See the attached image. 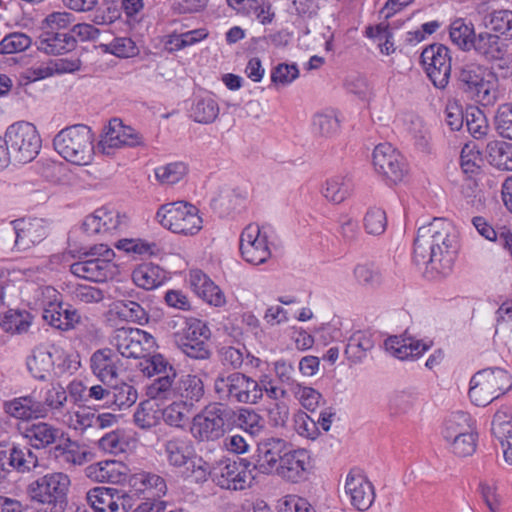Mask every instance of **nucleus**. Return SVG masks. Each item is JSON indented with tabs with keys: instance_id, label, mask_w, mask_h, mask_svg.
Masks as SVG:
<instances>
[{
	"instance_id": "nucleus-42",
	"label": "nucleus",
	"mask_w": 512,
	"mask_h": 512,
	"mask_svg": "<svg viewBox=\"0 0 512 512\" xmlns=\"http://www.w3.org/2000/svg\"><path fill=\"white\" fill-rule=\"evenodd\" d=\"M312 125L315 133L326 139L335 137L340 131V119L334 111L316 113Z\"/></svg>"
},
{
	"instance_id": "nucleus-29",
	"label": "nucleus",
	"mask_w": 512,
	"mask_h": 512,
	"mask_svg": "<svg viewBox=\"0 0 512 512\" xmlns=\"http://www.w3.org/2000/svg\"><path fill=\"white\" fill-rule=\"evenodd\" d=\"M189 283L193 291L207 303L221 307L226 303L224 293L201 270H191Z\"/></svg>"
},
{
	"instance_id": "nucleus-5",
	"label": "nucleus",
	"mask_w": 512,
	"mask_h": 512,
	"mask_svg": "<svg viewBox=\"0 0 512 512\" xmlns=\"http://www.w3.org/2000/svg\"><path fill=\"white\" fill-rule=\"evenodd\" d=\"M156 220L163 228L184 236L197 234L203 226L199 210L184 201L161 205L156 213Z\"/></svg>"
},
{
	"instance_id": "nucleus-61",
	"label": "nucleus",
	"mask_w": 512,
	"mask_h": 512,
	"mask_svg": "<svg viewBox=\"0 0 512 512\" xmlns=\"http://www.w3.org/2000/svg\"><path fill=\"white\" fill-rule=\"evenodd\" d=\"M32 44L31 38L21 32L6 35L0 41V54L20 53L28 49Z\"/></svg>"
},
{
	"instance_id": "nucleus-37",
	"label": "nucleus",
	"mask_w": 512,
	"mask_h": 512,
	"mask_svg": "<svg viewBox=\"0 0 512 512\" xmlns=\"http://www.w3.org/2000/svg\"><path fill=\"white\" fill-rule=\"evenodd\" d=\"M132 279L138 287L145 290H152L162 284L165 279V274L159 266L145 263L133 270Z\"/></svg>"
},
{
	"instance_id": "nucleus-17",
	"label": "nucleus",
	"mask_w": 512,
	"mask_h": 512,
	"mask_svg": "<svg viewBox=\"0 0 512 512\" xmlns=\"http://www.w3.org/2000/svg\"><path fill=\"white\" fill-rule=\"evenodd\" d=\"M142 144V135L131 126L125 125L118 118L109 121L99 141V147L106 155L112 154L115 149L137 147Z\"/></svg>"
},
{
	"instance_id": "nucleus-12",
	"label": "nucleus",
	"mask_w": 512,
	"mask_h": 512,
	"mask_svg": "<svg viewBox=\"0 0 512 512\" xmlns=\"http://www.w3.org/2000/svg\"><path fill=\"white\" fill-rule=\"evenodd\" d=\"M43 306L42 317L50 326L62 331H68L80 322V315L76 309H65L62 305L60 293L51 286L40 289Z\"/></svg>"
},
{
	"instance_id": "nucleus-7",
	"label": "nucleus",
	"mask_w": 512,
	"mask_h": 512,
	"mask_svg": "<svg viewBox=\"0 0 512 512\" xmlns=\"http://www.w3.org/2000/svg\"><path fill=\"white\" fill-rule=\"evenodd\" d=\"M85 259L73 263V275L93 282H104L118 272L114 262L115 253L105 244L94 245L84 253Z\"/></svg>"
},
{
	"instance_id": "nucleus-19",
	"label": "nucleus",
	"mask_w": 512,
	"mask_h": 512,
	"mask_svg": "<svg viewBox=\"0 0 512 512\" xmlns=\"http://www.w3.org/2000/svg\"><path fill=\"white\" fill-rule=\"evenodd\" d=\"M372 161L376 172L392 183L401 182L407 174L404 157L389 143L375 147Z\"/></svg>"
},
{
	"instance_id": "nucleus-18",
	"label": "nucleus",
	"mask_w": 512,
	"mask_h": 512,
	"mask_svg": "<svg viewBox=\"0 0 512 512\" xmlns=\"http://www.w3.org/2000/svg\"><path fill=\"white\" fill-rule=\"evenodd\" d=\"M239 249L243 260L252 265L264 264L271 257L268 237L255 223L247 225L241 232Z\"/></svg>"
},
{
	"instance_id": "nucleus-49",
	"label": "nucleus",
	"mask_w": 512,
	"mask_h": 512,
	"mask_svg": "<svg viewBox=\"0 0 512 512\" xmlns=\"http://www.w3.org/2000/svg\"><path fill=\"white\" fill-rule=\"evenodd\" d=\"M161 417L160 409L153 399L141 402L135 413L134 422L142 429H149L158 424Z\"/></svg>"
},
{
	"instance_id": "nucleus-59",
	"label": "nucleus",
	"mask_w": 512,
	"mask_h": 512,
	"mask_svg": "<svg viewBox=\"0 0 512 512\" xmlns=\"http://www.w3.org/2000/svg\"><path fill=\"white\" fill-rule=\"evenodd\" d=\"M494 127L499 136L512 140V103H505L497 108Z\"/></svg>"
},
{
	"instance_id": "nucleus-60",
	"label": "nucleus",
	"mask_w": 512,
	"mask_h": 512,
	"mask_svg": "<svg viewBox=\"0 0 512 512\" xmlns=\"http://www.w3.org/2000/svg\"><path fill=\"white\" fill-rule=\"evenodd\" d=\"M10 465L18 471L25 472L38 465V457L28 448H13L9 457Z\"/></svg>"
},
{
	"instance_id": "nucleus-48",
	"label": "nucleus",
	"mask_w": 512,
	"mask_h": 512,
	"mask_svg": "<svg viewBox=\"0 0 512 512\" xmlns=\"http://www.w3.org/2000/svg\"><path fill=\"white\" fill-rule=\"evenodd\" d=\"M373 346L374 343L368 334L362 331H357L349 338L345 354L351 361L359 362L365 357L366 352L371 350Z\"/></svg>"
},
{
	"instance_id": "nucleus-26",
	"label": "nucleus",
	"mask_w": 512,
	"mask_h": 512,
	"mask_svg": "<svg viewBox=\"0 0 512 512\" xmlns=\"http://www.w3.org/2000/svg\"><path fill=\"white\" fill-rule=\"evenodd\" d=\"M3 409L8 416L20 421L28 422L35 419H44L36 389L30 394L5 401Z\"/></svg>"
},
{
	"instance_id": "nucleus-41",
	"label": "nucleus",
	"mask_w": 512,
	"mask_h": 512,
	"mask_svg": "<svg viewBox=\"0 0 512 512\" xmlns=\"http://www.w3.org/2000/svg\"><path fill=\"white\" fill-rule=\"evenodd\" d=\"M472 429L471 418L467 413L454 412L443 423L442 437L448 443Z\"/></svg>"
},
{
	"instance_id": "nucleus-54",
	"label": "nucleus",
	"mask_w": 512,
	"mask_h": 512,
	"mask_svg": "<svg viewBox=\"0 0 512 512\" xmlns=\"http://www.w3.org/2000/svg\"><path fill=\"white\" fill-rule=\"evenodd\" d=\"M116 247L127 253H133L144 257H151L160 254L161 249L155 242H148L142 239H121Z\"/></svg>"
},
{
	"instance_id": "nucleus-20",
	"label": "nucleus",
	"mask_w": 512,
	"mask_h": 512,
	"mask_svg": "<svg viewBox=\"0 0 512 512\" xmlns=\"http://www.w3.org/2000/svg\"><path fill=\"white\" fill-rule=\"evenodd\" d=\"M86 499L95 512H127L132 508L131 497L115 488L95 487L87 492Z\"/></svg>"
},
{
	"instance_id": "nucleus-9",
	"label": "nucleus",
	"mask_w": 512,
	"mask_h": 512,
	"mask_svg": "<svg viewBox=\"0 0 512 512\" xmlns=\"http://www.w3.org/2000/svg\"><path fill=\"white\" fill-rule=\"evenodd\" d=\"M10 153L15 161L27 163L39 153L41 139L36 127L25 121L10 125L5 133Z\"/></svg>"
},
{
	"instance_id": "nucleus-50",
	"label": "nucleus",
	"mask_w": 512,
	"mask_h": 512,
	"mask_svg": "<svg viewBox=\"0 0 512 512\" xmlns=\"http://www.w3.org/2000/svg\"><path fill=\"white\" fill-rule=\"evenodd\" d=\"M176 371L158 376L148 387L147 395L151 399H169L175 397Z\"/></svg>"
},
{
	"instance_id": "nucleus-3",
	"label": "nucleus",
	"mask_w": 512,
	"mask_h": 512,
	"mask_svg": "<svg viewBox=\"0 0 512 512\" xmlns=\"http://www.w3.org/2000/svg\"><path fill=\"white\" fill-rule=\"evenodd\" d=\"M458 81L463 91L476 102L491 106L497 101V81L484 66L474 62L462 65L459 69Z\"/></svg>"
},
{
	"instance_id": "nucleus-64",
	"label": "nucleus",
	"mask_w": 512,
	"mask_h": 512,
	"mask_svg": "<svg viewBox=\"0 0 512 512\" xmlns=\"http://www.w3.org/2000/svg\"><path fill=\"white\" fill-rule=\"evenodd\" d=\"M491 431L495 438H503L512 431V408L503 406L494 414Z\"/></svg>"
},
{
	"instance_id": "nucleus-21",
	"label": "nucleus",
	"mask_w": 512,
	"mask_h": 512,
	"mask_svg": "<svg viewBox=\"0 0 512 512\" xmlns=\"http://www.w3.org/2000/svg\"><path fill=\"white\" fill-rule=\"evenodd\" d=\"M289 442L278 437H269L258 443L254 461V469L263 475H273Z\"/></svg>"
},
{
	"instance_id": "nucleus-8",
	"label": "nucleus",
	"mask_w": 512,
	"mask_h": 512,
	"mask_svg": "<svg viewBox=\"0 0 512 512\" xmlns=\"http://www.w3.org/2000/svg\"><path fill=\"white\" fill-rule=\"evenodd\" d=\"M70 478L62 472L46 474L28 486L31 500L52 506V512H61L66 503Z\"/></svg>"
},
{
	"instance_id": "nucleus-45",
	"label": "nucleus",
	"mask_w": 512,
	"mask_h": 512,
	"mask_svg": "<svg viewBox=\"0 0 512 512\" xmlns=\"http://www.w3.org/2000/svg\"><path fill=\"white\" fill-rule=\"evenodd\" d=\"M95 413L86 407L67 410L62 414V423L69 429L84 432L87 428L93 426Z\"/></svg>"
},
{
	"instance_id": "nucleus-2",
	"label": "nucleus",
	"mask_w": 512,
	"mask_h": 512,
	"mask_svg": "<svg viewBox=\"0 0 512 512\" xmlns=\"http://www.w3.org/2000/svg\"><path fill=\"white\" fill-rule=\"evenodd\" d=\"M53 145L66 161L76 165H87L94 155V134L86 125H72L62 129L55 136Z\"/></svg>"
},
{
	"instance_id": "nucleus-43",
	"label": "nucleus",
	"mask_w": 512,
	"mask_h": 512,
	"mask_svg": "<svg viewBox=\"0 0 512 512\" xmlns=\"http://www.w3.org/2000/svg\"><path fill=\"white\" fill-rule=\"evenodd\" d=\"M52 367L51 348L36 349L27 358V368L35 379L45 380L50 371L53 370Z\"/></svg>"
},
{
	"instance_id": "nucleus-4",
	"label": "nucleus",
	"mask_w": 512,
	"mask_h": 512,
	"mask_svg": "<svg viewBox=\"0 0 512 512\" xmlns=\"http://www.w3.org/2000/svg\"><path fill=\"white\" fill-rule=\"evenodd\" d=\"M512 388V377L499 367L478 371L470 380L469 397L477 406H486Z\"/></svg>"
},
{
	"instance_id": "nucleus-24",
	"label": "nucleus",
	"mask_w": 512,
	"mask_h": 512,
	"mask_svg": "<svg viewBox=\"0 0 512 512\" xmlns=\"http://www.w3.org/2000/svg\"><path fill=\"white\" fill-rule=\"evenodd\" d=\"M284 454L273 475L292 483L301 481L304 478L308 464L307 452L303 449H293L292 445L289 444V448Z\"/></svg>"
},
{
	"instance_id": "nucleus-36",
	"label": "nucleus",
	"mask_w": 512,
	"mask_h": 512,
	"mask_svg": "<svg viewBox=\"0 0 512 512\" xmlns=\"http://www.w3.org/2000/svg\"><path fill=\"white\" fill-rule=\"evenodd\" d=\"M91 369L102 381L111 383L117 376V366L113 354L108 349L98 350L91 357Z\"/></svg>"
},
{
	"instance_id": "nucleus-47",
	"label": "nucleus",
	"mask_w": 512,
	"mask_h": 512,
	"mask_svg": "<svg viewBox=\"0 0 512 512\" xmlns=\"http://www.w3.org/2000/svg\"><path fill=\"white\" fill-rule=\"evenodd\" d=\"M218 115L219 106L212 97L197 98L191 108V117L198 123H212Z\"/></svg>"
},
{
	"instance_id": "nucleus-10",
	"label": "nucleus",
	"mask_w": 512,
	"mask_h": 512,
	"mask_svg": "<svg viewBox=\"0 0 512 512\" xmlns=\"http://www.w3.org/2000/svg\"><path fill=\"white\" fill-rule=\"evenodd\" d=\"M210 336L211 331L205 322L190 318L186 320L182 331L176 334V343L188 357L204 360L211 355L208 345Z\"/></svg>"
},
{
	"instance_id": "nucleus-56",
	"label": "nucleus",
	"mask_w": 512,
	"mask_h": 512,
	"mask_svg": "<svg viewBox=\"0 0 512 512\" xmlns=\"http://www.w3.org/2000/svg\"><path fill=\"white\" fill-rule=\"evenodd\" d=\"M188 168L184 162H172L155 169L156 179L162 184H175L187 174Z\"/></svg>"
},
{
	"instance_id": "nucleus-33",
	"label": "nucleus",
	"mask_w": 512,
	"mask_h": 512,
	"mask_svg": "<svg viewBox=\"0 0 512 512\" xmlns=\"http://www.w3.org/2000/svg\"><path fill=\"white\" fill-rule=\"evenodd\" d=\"M164 453L168 463L174 467H183L191 460L194 449L185 437H174L164 443Z\"/></svg>"
},
{
	"instance_id": "nucleus-32",
	"label": "nucleus",
	"mask_w": 512,
	"mask_h": 512,
	"mask_svg": "<svg viewBox=\"0 0 512 512\" xmlns=\"http://www.w3.org/2000/svg\"><path fill=\"white\" fill-rule=\"evenodd\" d=\"M472 49L487 60H501L507 53V44L496 34L481 32L474 37Z\"/></svg>"
},
{
	"instance_id": "nucleus-62",
	"label": "nucleus",
	"mask_w": 512,
	"mask_h": 512,
	"mask_svg": "<svg viewBox=\"0 0 512 512\" xmlns=\"http://www.w3.org/2000/svg\"><path fill=\"white\" fill-rule=\"evenodd\" d=\"M74 300L84 304H97L107 297V292L99 287L77 284L71 291Z\"/></svg>"
},
{
	"instance_id": "nucleus-34",
	"label": "nucleus",
	"mask_w": 512,
	"mask_h": 512,
	"mask_svg": "<svg viewBox=\"0 0 512 512\" xmlns=\"http://www.w3.org/2000/svg\"><path fill=\"white\" fill-rule=\"evenodd\" d=\"M352 190L351 178L347 175L337 174L326 179L321 192L327 201L340 204L350 196Z\"/></svg>"
},
{
	"instance_id": "nucleus-22",
	"label": "nucleus",
	"mask_w": 512,
	"mask_h": 512,
	"mask_svg": "<svg viewBox=\"0 0 512 512\" xmlns=\"http://www.w3.org/2000/svg\"><path fill=\"white\" fill-rule=\"evenodd\" d=\"M127 223L128 218L125 214L101 207L85 218L83 229L89 235L112 234L125 229Z\"/></svg>"
},
{
	"instance_id": "nucleus-13",
	"label": "nucleus",
	"mask_w": 512,
	"mask_h": 512,
	"mask_svg": "<svg viewBox=\"0 0 512 512\" xmlns=\"http://www.w3.org/2000/svg\"><path fill=\"white\" fill-rule=\"evenodd\" d=\"M110 344L123 357L136 359L145 357L155 347V339L139 328L122 327L113 332Z\"/></svg>"
},
{
	"instance_id": "nucleus-46",
	"label": "nucleus",
	"mask_w": 512,
	"mask_h": 512,
	"mask_svg": "<svg viewBox=\"0 0 512 512\" xmlns=\"http://www.w3.org/2000/svg\"><path fill=\"white\" fill-rule=\"evenodd\" d=\"M117 314L122 319L145 325L148 323L149 315L146 309L138 302L133 300H120L115 303Z\"/></svg>"
},
{
	"instance_id": "nucleus-27",
	"label": "nucleus",
	"mask_w": 512,
	"mask_h": 512,
	"mask_svg": "<svg viewBox=\"0 0 512 512\" xmlns=\"http://www.w3.org/2000/svg\"><path fill=\"white\" fill-rule=\"evenodd\" d=\"M127 480L131 490L147 501H158L167 492L166 481L157 474L141 472L128 476Z\"/></svg>"
},
{
	"instance_id": "nucleus-23",
	"label": "nucleus",
	"mask_w": 512,
	"mask_h": 512,
	"mask_svg": "<svg viewBox=\"0 0 512 512\" xmlns=\"http://www.w3.org/2000/svg\"><path fill=\"white\" fill-rule=\"evenodd\" d=\"M15 235L14 249L23 252L42 242L46 237V228L42 220L19 219L12 222Z\"/></svg>"
},
{
	"instance_id": "nucleus-6",
	"label": "nucleus",
	"mask_w": 512,
	"mask_h": 512,
	"mask_svg": "<svg viewBox=\"0 0 512 512\" xmlns=\"http://www.w3.org/2000/svg\"><path fill=\"white\" fill-rule=\"evenodd\" d=\"M218 398L231 403L257 404L262 399L260 383L244 373L220 374L214 381Z\"/></svg>"
},
{
	"instance_id": "nucleus-52",
	"label": "nucleus",
	"mask_w": 512,
	"mask_h": 512,
	"mask_svg": "<svg viewBox=\"0 0 512 512\" xmlns=\"http://www.w3.org/2000/svg\"><path fill=\"white\" fill-rule=\"evenodd\" d=\"M136 389L127 383L121 382L111 385L110 405H115L118 409L131 407L137 400Z\"/></svg>"
},
{
	"instance_id": "nucleus-31",
	"label": "nucleus",
	"mask_w": 512,
	"mask_h": 512,
	"mask_svg": "<svg viewBox=\"0 0 512 512\" xmlns=\"http://www.w3.org/2000/svg\"><path fill=\"white\" fill-rule=\"evenodd\" d=\"M63 433L48 422H36L27 426L23 436L37 449H44L54 444Z\"/></svg>"
},
{
	"instance_id": "nucleus-63",
	"label": "nucleus",
	"mask_w": 512,
	"mask_h": 512,
	"mask_svg": "<svg viewBox=\"0 0 512 512\" xmlns=\"http://www.w3.org/2000/svg\"><path fill=\"white\" fill-rule=\"evenodd\" d=\"M476 440V434L472 429L466 433H462L461 436L456 437L455 440H451L447 444L449 445V449L456 456L467 457L475 452Z\"/></svg>"
},
{
	"instance_id": "nucleus-38",
	"label": "nucleus",
	"mask_w": 512,
	"mask_h": 512,
	"mask_svg": "<svg viewBox=\"0 0 512 512\" xmlns=\"http://www.w3.org/2000/svg\"><path fill=\"white\" fill-rule=\"evenodd\" d=\"M486 156L489 163L500 170L512 171V144L503 140L487 143Z\"/></svg>"
},
{
	"instance_id": "nucleus-44",
	"label": "nucleus",
	"mask_w": 512,
	"mask_h": 512,
	"mask_svg": "<svg viewBox=\"0 0 512 512\" xmlns=\"http://www.w3.org/2000/svg\"><path fill=\"white\" fill-rule=\"evenodd\" d=\"M449 35L451 41L463 51L472 50L474 37H477L473 25L463 19H456L451 23Z\"/></svg>"
},
{
	"instance_id": "nucleus-53",
	"label": "nucleus",
	"mask_w": 512,
	"mask_h": 512,
	"mask_svg": "<svg viewBox=\"0 0 512 512\" xmlns=\"http://www.w3.org/2000/svg\"><path fill=\"white\" fill-rule=\"evenodd\" d=\"M32 323V316L26 311H9L3 321L2 328L4 331L11 334L26 333Z\"/></svg>"
},
{
	"instance_id": "nucleus-39",
	"label": "nucleus",
	"mask_w": 512,
	"mask_h": 512,
	"mask_svg": "<svg viewBox=\"0 0 512 512\" xmlns=\"http://www.w3.org/2000/svg\"><path fill=\"white\" fill-rule=\"evenodd\" d=\"M203 395V381L196 375H183L175 383V397H180L185 402H198Z\"/></svg>"
},
{
	"instance_id": "nucleus-28",
	"label": "nucleus",
	"mask_w": 512,
	"mask_h": 512,
	"mask_svg": "<svg viewBox=\"0 0 512 512\" xmlns=\"http://www.w3.org/2000/svg\"><path fill=\"white\" fill-rule=\"evenodd\" d=\"M40 409L43 417L49 414H63L68 404V393L60 382H50L39 390Z\"/></svg>"
},
{
	"instance_id": "nucleus-25",
	"label": "nucleus",
	"mask_w": 512,
	"mask_h": 512,
	"mask_svg": "<svg viewBox=\"0 0 512 512\" xmlns=\"http://www.w3.org/2000/svg\"><path fill=\"white\" fill-rule=\"evenodd\" d=\"M130 469L126 464L115 460H105L88 465L85 475L99 483L122 484L127 481Z\"/></svg>"
},
{
	"instance_id": "nucleus-58",
	"label": "nucleus",
	"mask_w": 512,
	"mask_h": 512,
	"mask_svg": "<svg viewBox=\"0 0 512 512\" xmlns=\"http://www.w3.org/2000/svg\"><path fill=\"white\" fill-rule=\"evenodd\" d=\"M365 231L370 235H381L387 227L386 212L378 207H370L363 218Z\"/></svg>"
},
{
	"instance_id": "nucleus-35",
	"label": "nucleus",
	"mask_w": 512,
	"mask_h": 512,
	"mask_svg": "<svg viewBox=\"0 0 512 512\" xmlns=\"http://www.w3.org/2000/svg\"><path fill=\"white\" fill-rule=\"evenodd\" d=\"M73 36L61 32H45L40 36L39 50L47 54H63L74 49Z\"/></svg>"
},
{
	"instance_id": "nucleus-14",
	"label": "nucleus",
	"mask_w": 512,
	"mask_h": 512,
	"mask_svg": "<svg viewBox=\"0 0 512 512\" xmlns=\"http://www.w3.org/2000/svg\"><path fill=\"white\" fill-rule=\"evenodd\" d=\"M248 467V462L223 458L213 466V482L223 489L244 490L252 481Z\"/></svg>"
},
{
	"instance_id": "nucleus-11",
	"label": "nucleus",
	"mask_w": 512,
	"mask_h": 512,
	"mask_svg": "<svg viewBox=\"0 0 512 512\" xmlns=\"http://www.w3.org/2000/svg\"><path fill=\"white\" fill-rule=\"evenodd\" d=\"M229 410L221 404H210L194 416L191 434L198 441H215L225 433Z\"/></svg>"
},
{
	"instance_id": "nucleus-51",
	"label": "nucleus",
	"mask_w": 512,
	"mask_h": 512,
	"mask_svg": "<svg viewBox=\"0 0 512 512\" xmlns=\"http://www.w3.org/2000/svg\"><path fill=\"white\" fill-rule=\"evenodd\" d=\"M50 348L51 358L53 361L52 369L56 376L61 377L67 373L71 374L78 369L80 363L77 360V356L69 354L57 346H52Z\"/></svg>"
},
{
	"instance_id": "nucleus-16",
	"label": "nucleus",
	"mask_w": 512,
	"mask_h": 512,
	"mask_svg": "<svg viewBox=\"0 0 512 512\" xmlns=\"http://www.w3.org/2000/svg\"><path fill=\"white\" fill-rule=\"evenodd\" d=\"M343 491L351 506L359 511H367L376 497L374 485L358 468H352L345 476Z\"/></svg>"
},
{
	"instance_id": "nucleus-57",
	"label": "nucleus",
	"mask_w": 512,
	"mask_h": 512,
	"mask_svg": "<svg viewBox=\"0 0 512 512\" xmlns=\"http://www.w3.org/2000/svg\"><path fill=\"white\" fill-rule=\"evenodd\" d=\"M189 413L190 405L183 400L175 401L168 405L163 411L160 410L164 421L175 427L182 426L188 420Z\"/></svg>"
},
{
	"instance_id": "nucleus-1",
	"label": "nucleus",
	"mask_w": 512,
	"mask_h": 512,
	"mask_svg": "<svg viewBox=\"0 0 512 512\" xmlns=\"http://www.w3.org/2000/svg\"><path fill=\"white\" fill-rule=\"evenodd\" d=\"M457 251L458 233L449 220L434 218L418 229L413 256L416 264H430L445 274L451 270Z\"/></svg>"
},
{
	"instance_id": "nucleus-55",
	"label": "nucleus",
	"mask_w": 512,
	"mask_h": 512,
	"mask_svg": "<svg viewBox=\"0 0 512 512\" xmlns=\"http://www.w3.org/2000/svg\"><path fill=\"white\" fill-rule=\"evenodd\" d=\"M100 47L105 53L113 54L119 58H130L139 54L136 43L128 37H117L108 44H101Z\"/></svg>"
},
{
	"instance_id": "nucleus-15",
	"label": "nucleus",
	"mask_w": 512,
	"mask_h": 512,
	"mask_svg": "<svg viewBox=\"0 0 512 512\" xmlns=\"http://www.w3.org/2000/svg\"><path fill=\"white\" fill-rule=\"evenodd\" d=\"M421 61L434 86L445 88L451 74L449 49L442 44H432L422 51Z\"/></svg>"
},
{
	"instance_id": "nucleus-40",
	"label": "nucleus",
	"mask_w": 512,
	"mask_h": 512,
	"mask_svg": "<svg viewBox=\"0 0 512 512\" xmlns=\"http://www.w3.org/2000/svg\"><path fill=\"white\" fill-rule=\"evenodd\" d=\"M54 456L61 463L71 466H80L87 461V452L79 444L67 438L64 443L54 447Z\"/></svg>"
},
{
	"instance_id": "nucleus-30",
	"label": "nucleus",
	"mask_w": 512,
	"mask_h": 512,
	"mask_svg": "<svg viewBox=\"0 0 512 512\" xmlns=\"http://www.w3.org/2000/svg\"><path fill=\"white\" fill-rule=\"evenodd\" d=\"M386 351L400 360L414 359L427 351L431 343H425L413 338L391 336L384 342Z\"/></svg>"
}]
</instances>
